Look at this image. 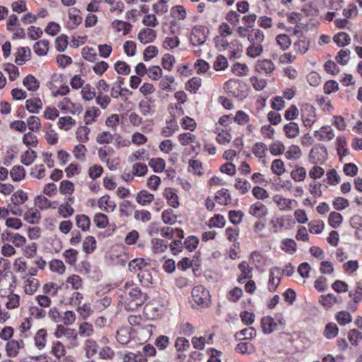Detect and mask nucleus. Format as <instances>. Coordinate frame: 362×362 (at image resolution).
Here are the masks:
<instances>
[{"instance_id":"nucleus-1","label":"nucleus","mask_w":362,"mask_h":362,"mask_svg":"<svg viewBox=\"0 0 362 362\" xmlns=\"http://www.w3.org/2000/svg\"><path fill=\"white\" fill-rule=\"evenodd\" d=\"M147 299V295L136 286L132 280H128L124 286L123 301L125 310H135L142 305Z\"/></svg>"},{"instance_id":"nucleus-2","label":"nucleus","mask_w":362,"mask_h":362,"mask_svg":"<svg viewBox=\"0 0 362 362\" xmlns=\"http://www.w3.org/2000/svg\"><path fill=\"white\" fill-rule=\"evenodd\" d=\"M247 39L250 45L247 48V55L251 58L259 57L263 52L262 45L264 39L263 32L259 29L252 30L247 35Z\"/></svg>"},{"instance_id":"nucleus-3","label":"nucleus","mask_w":362,"mask_h":362,"mask_svg":"<svg viewBox=\"0 0 362 362\" xmlns=\"http://www.w3.org/2000/svg\"><path fill=\"white\" fill-rule=\"evenodd\" d=\"M98 154L100 161L106 163L110 170H115L119 166L120 158L112 147L108 146L100 147Z\"/></svg>"},{"instance_id":"nucleus-4","label":"nucleus","mask_w":362,"mask_h":362,"mask_svg":"<svg viewBox=\"0 0 362 362\" xmlns=\"http://www.w3.org/2000/svg\"><path fill=\"white\" fill-rule=\"evenodd\" d=\"M191 298L193 306L207 308L211 303L209 291L203 286H194L191 293Z\"/></svg>"},{"instance_id":"nucleus-5","label":"nucleus","mask_w":362,"mask_h":362,"mask_svg":"<svg viewBox=\"0 0 362 362\" xmlns=\"http://www.w3.org/2000/svg\"><path fill=\"white\" fill-rule=\"evenodd\" d=\"M54 336L57 339L64 338L68 342L69 349L75 348L78 346V333L76 329L66 327L62 325L57 326L54 331Z\"/></svg>"},{"instance_id":"nucleus-6","label":"nucleus","mask_w":362,"mask_h":362,"mask_svg":"<svg viewBox=\"0 0 362 362\" xmlns=\"http://www.w3.org/2000/svg\"><path fill=\"white\" fill-rule=\"evenodd\" d=\"M209 34L208 28L202 25L194 26L189 36V40L192 48L203 46Z\"/></svg>"},{"instance_id":"nucleus-7","label":"nucleus","mask_w":362,"mask_h":362,"mask_svg":"<svg viewBox=\"0 0 362 362\" xmlns=\"http://www.w3.org/2000/svg\"><path fill=\"white\" fill-rule=\"evenodd\" d=\"M243 88L244 85L237 79H230L223 85V89L226 93L240 98L246 96L245 92L243 90Z\"/></svg>"},{"instance_id":"nucleus-8","label":"nucleus","mask_w":362,"mask_h":362,"mask_svg":"<svg viewBox=\"0 0 362 362\" xmlns=\"http://www.w3.org/2000/svg\"><path fill=\"white\" fill-rule=\"evenodd\" d=\"M309 159L314 164H322L325 162L327 159L326 147L322 145L313 146L310 151Z\"/></svg>"},{"instance_id":"nucleus-9","label":"nucleus","mask_w":362,"mask_h":362,"mask_svg":"<svg viewBox=\"0 0 362 362\" xmlns=\"http://www.w3.org/2000/svg\"><path fill=\"white\" fill-rule=\"evenodd\" d=\"M272 201L281 211H291L298 204L295 199L286 198L280 194L273 196Z\"/></svg>"},{"instance_id":"nucleus-10","label":"nucleus","mask_w":362,"mask_h":362,"mask_svg":"<svg viewBox=\"0 0 362 362\" xmlns=\"http://www.w3.org/2000/svg\"><path fill=\"white\" fill-rule=\"evenodd\" d=\"M281 279V269L279 267H274L269 269L268 279V290L270 292L276 291Z\"/></svg>"},{"instance_id":"nucleus-11","label":"nucleus","mask_w":362,"mask_h":362,"mask_svg":"<svg viewBox=\"0 0 362 362\" xmlns=\"http://www.w3.org/2000/svg\"><path fill=\"white\" fill-rule=\"evenodd\" d=\"M24 347L25 342L23 339L8 341L5 347L6 355L11 358H15L19 354L20 350Z\"/></svg>"},{"instance_id":"nucleus-12","label":"nucleus","mask_w":362,"mask_h":362,"mask_svg":"<svg viewBox=\"0 0 362 362\" xmlns=\"http://www.w3.org/2000/svg\"><path fill=\"white\" fill-rule=\"evenodd\" d=\"M248 213L251 216L260 219L266 217L268 215L269 209L263 203L260 202H256L250 205Z\"/></svg>"},{"instance_id":"nucleus-13","label":"nucleus","mask_w":362,"mask_h":362,"mask_svg":"<svg viewBox=\"0 0 362 362\" xmlns=\"http://www.w3.org/2000/svg\"><path fill=\"white\" fill-rule=\"evenodd\" d=\"M314 136L320 141L327 142L332 141L335 134L331 127L323 126L320 129L315 131Z\"/></svg>"},{"instance_id":"nucleus-14","label":"nucleus","mask_w":362,"mask_h":362,"mask_svg":"<svg viewBox=\"0 0 362 362\" xmlns=\"http://www.w3.org/2000/svg\"><path fill=\"white\" fill-rule=\"evenodd\" d=\"M302 120L306 127H310L315 121V110L312 105H305L301 109Z\"/></svg>"},{"instance_id":"nucleus-15","label":"nucleus","mask_w":362,"mask_h":362,"mask_svg":"<svg viewBox=\"0 0 362 362\" xmlns=\"http://www.w3.org/2000/svg\"><path fill=\"white\" fill-rule=\"evenodd\" d=\"M163 196L167 200V203L173 208L177 209L180 206L179 197L177 191L171 187H166L163 189Z\"/></svg>"},{"instance_id":"nucleus-16","label":"nucleus","mask_w":362,"mask_h":362,"mask_svg":"<svg viewBox=\"0 0 362 362\" xmlns=\"http://www.w3.org/2000/svg\"><path fill=\"white\" fill-rule=\"evenodd\" d=\"M35 346L39 351L43 350L47 344V332L45 329H39L33 337Z\"/></svg>"},{"instance_id":"nucleus-17","label":"nucleus","mask_w":362,"mask_h":362,"mask_svg":"<svg viewBox=\"0 0 362 362\" xmlns=\"http://www.w3.org/2000/svg\"><path fill=\"white\" fill-rule=\"evenodd\" d=\"M23 279L25 293L28 295H33L39 288V280L33 276H24Z\"/></svg>"},{"instance_id":"nucleus-18","label":"nucleus","mask_w":362,"mask_h":362,"mask_svg":"<svg viewBox=\"0 0 362 362\" xmlns=\"http://www.w3.org/2000/svg\"><path fill=\"white\" fill-rule=\"evenodd\" d=\"M156 37V32L149 28L141 29L138 34V39L144 45L153 42Z\"/></svg>"},{"instance_id":"nucleus-19","label":"nucleus","mask_w":362,"mask_h":362,"mask_svg":"<svg viewBox=\"0 0 362 362\" xmlns=\"http://www.w3.org/2000/svg\"><path fill=\"white\" fill-rule=\"evenodd\" d=\"M111 27L115 33H122L123 35L129 34L132 29L131 23L120 20L113 21Z\"/></svg>"},{"instance_id":"nucleus-20","label":"nucleus","mask_w":362,"mask_h":362,"mask_svg":"<svg viewBox=\"0 0 362 362\" xmlns=\"http://www.w3.org/2000/svg\"><path fill=\"white\" fill-rule=\"evenodd\" d=\"M2 239L11 242L16 247H23L26 243L25 238L18 233L4 232L2 234Z\"/></svg>"},{"instance_id":"nucleus-21","label":"nucleus","mask_w":362,"mask_h":362,"mask_svg":"<svg viewBox=\"0 0 362 362\" xmlns=\"http://www.w3.org/2000/svg\"><path fill=\"white\" fill-rule=\"evenodd\" d=\"M99 208L105 212H112L116 208L115 202L108 195L101 197L98 202Z\"/></svg>"},{"instance_id":"nucleus-22","label":"nucleus","mask_w":362,"mask_h":362,"mask_svg":"<svg viewBox=\"0 0 362 362\" xmlns=\"http://www.w3.org/2000/svg\"><path fill=\"white\" fill-rule=\"evenodd\" d=\"M170 16L172 18L179 21H184L187 19V11L184 6L178 4L171 7Z\"/></svg>"},{"instance_id":"nucleus-23","label":"nucleus","mask_w":362,"mask_h":362,"mask_svg":"<svg viewBox=\"0 0 362 362\" xmlns=\"http://www.w3.org/2000/svg\"><path fill=\"white\" fill-rule=\"evenodd\" d=\"M177 139L181 146H191L193 150H194L193 144L197 143V136L190 132L180 134L177 136Z\"/></svg>"},{"instance_id":"nucleus-24","label":"nucleus","mask_w":362,"mask_h":362,"mask_svg":"<svg viewBox=\"0 0 362 362\" xmlns=\"http://www.w3.org/2000/svg\"><path fill=\"white\" fill-rule=\"evenodd\" d=\"M30 55L31 51L29 47H19L16 52L15 62L18 65H23L26 61L30 59Z\"/></svg>"},{"instance_id":"nucleus-25","label":"nucleus","mask_w":362,"mask_h":362,"mask_svg":"<svg viewBox=\"0 0 362 362\" xmlns=\"http://www.w3.org/2000/svg\"><path fill=\"white\" fill-rule=\"evenodd\" d=\"M154 200V195L147 190L143 189L139 192L136 196V202L141 206H148Z\"/></svg>"},{"instance_id":"nucleus-26","label":"nucleus","mask_w":362,"mask_h":362,"mask_svg":"<svg viewBox=\"0 0 362 362\" xmlns=\"http://www.w3.org/2000/svg\"><path fill=\"white\" fill-rule=\"evenodd\" d=\"M255 69L259 73L267 74L272 73L274 70L275 66L271 60L264 59L257 62Z\"/></svg>"},{"instance_id":"nucleus-27","label":"nucleus","mask_w":362,"mask_h":362,"mask_svg":"<svg viewBox=\"0 0 362 362\" xmlns=\"http://www.w3.org/2000/svg\"><path fill=\"white\" fill-rule=\"evenodd\" d=\"M43 103L42 100L37 97L28 99L25 102L26 109L32 113H38L42 108Z\"/></svg>"},{"instance_id":"nucleus-28","label":"nucleus","mask_w":362,"mask_h":362,"mask_svg":"<svg viewBox=\"0 0 362 362\" xmlns=\"http://www.w3.org/2000/svg\"><path fill=\"white\" fill-rule=\"evenodd\" d=\"M262 328L264 333L269 334L277 329L278 325L269 316L264 317L261 321Z\"/></svg>"},{"instance_id":"nucleus-29","label":"nucleus","mask_w":362,"mask_h":362,"mask_svg":"<svg viewBox=\"0 0 362 362\" xmlns=\"http://www.w3.org/2000/svg\"><path fill=\"white\" fill-rule=\"evenodd\" d=\"M284 131L286 137L294 139L297 137L300 133L299 126L297 123L291 122L284 127Z\"/></svg>"},{"instance_id":"nucleus-30","label":"nucleus","mask_w":362,"mask_h":362,"mask_svg":"<svg viewBox=\"0 0 362 362\" xmlns=\"http://www.w3.org/2000/svg\"><path fill=\"white\" fill-rule=\"evenodd\" d=\"M78 252L76 250L69 248L63 252L62 257L68 264L74 266L78 260Z\"/></svg>"},{"instance_id":"nucleus-31","label":"nucleus","mask_w":362,"mask_h":362,"mask_svg":"<svg viewBox=\"0 0 362 362\" xmlns=\"http://www.w3.org/2000/svg\"><path fill=\"white\" fill-rule=\"evenodd\" d=\"M90 132V129L86 126H80L76 131V139L80 144H85L89 140L88 135Z\"/></svg>"},{"instance_id":"nucleus-32","label":"nucleus","mask_w":362,"mask_h":362,"mask_svg":"<svg viewBox=\"0 0 362 362\" xmlns=\"http://www.w3.org/2000/svg\"><path fill=\"white\" fill-rule=\"evenodd\" d=\"M41 214L37 209H30L24 214V219L30 223L36 224L40 222Z\"/></svg>"},{"instance_id":"nucleus-33","label":"nucleus","mask_w":362,"mask_h":362,"mask_svg":"<svg viewBox=\"0 0 362 362\" xmlns=\"http://www.w3.org/2000/svg\"><path fill=\"white\" fill-rule=\"evenodd\" d=\"M319 303L325 308H332L338 303L337 298L332 293L322 295L319 298Z\"/></svg>"},{"instance_id":"nucleus-34","label":"nucleus","mask_w":362,"mask_h":362,"mask_svg":"<svg viewBox=\"0 0 362 362\" xmlns=\"http://www.w3.org/2000/svg\"><path fill=\"white\" fill-rule=\"evenodd\" d=\"M351 225L355 229V236L358 240H362V217L354 216L350 220Z\"/></svg>"},{"instance_id":"nucleus-35","label":"nucleus","mask_w":362,"mask_h":362,"mask_svg":"<svg viewBox=\"0 0 362 362\" xmlns=\"http://www.w3.org/2000/svg\"><path fill=\"white\" fill-rule=\"evenodd\" d=\"M148 260L143 258H137L131 261L129 264V268L130 271H143L144 268L148 266Z\"/></svg>"},{"instance_id":"nucleus-36","label":"nucleus","mask_w":362,"mask_h":362,"mask_svg":"<svg viewBox=\"0 0 362 362\" xmlns=\"http://www.w3.org/2000/svg\"><path fill=\"white\" fill-rule=\"evenodd\" d=\"M100 111L95 107L88 108L84 115V121L86 124L88 125L92 124L96 120V118L100 115Z\"/></svg>"},{"instance_id":"nucleus-37","label":"nucleus","mask_w":362,"mask_h":362,"mask_svg":"<svg viewBox=\"0 0 362 362\" xmlns=\"http://www.w3.org/2000/svg\"><path fill=\"white\" fill-rule=\"evenodd\" d=\"M98 344L95 341L88 339L86 341L84 345V350L86 352V358L90 359L98 352Z\"/></svg>"},{"instance_id":"nucleus-38","label":"nucleus","mask_w":362,"mask_h":362,"mask_svg":"<svg viewBox=\"0 0 362 362\" xmlns=\"http://www.w3.org/2000/svg\"><path fill=\"white\" fill-rule=\"evenodd\" d=\"M76 124V120L70 116L62 117L58 121L59 127L66 132L70 130Z\"/></svg>"},{"instance_id":"nucleus-39","label":"nucleus","mask_w":362,"mask_h":362,"mask_svg":"<svg viewBox=\"0 0 362 362\" xmlns=\"http://www.w3.org/2000/svg\"><path fill=\"white\" fill-rule=\"evenodd\" d=\"M23 86L30 91H35L39 88L40 83L33 75L27 76L23 81Z\"/></svg>"},{"instance_id":"nucleus-40","label":"nucleus","mask_w":362,"mask_h":362,"mask_svg":"<svg viewBox=\"0 0 362 362\" xmlns=\"http://www.w3.org/2000/svg\"><path fill=\"white\" fill-rule=\"evenodd\" d=\"M301 150L297 145L290 146L288 150L285 152V157L288 160H296L301 157Z\"/></svg>"},{"instance_id":"nucleus-41","label":"nucleus","mask_w":362,"mask_h":362,"mask_svg":"<svg viewBox=\"0 0 362 362\" xmlns=\"http://www.w3.org/2000/svg\"><path fill=\"white\" fill-rule=\"evenodd\" d=\"M49 267L53 272L57 273L58 274H63L66 271V266L64 262L57 259H54L49 262Z\"/></svg>"},{"instance_id":"nucleus-42","label":"nucleus","mask_w":362,"mask_h":362,"mask_svg":"<svg viewBox=\"0 0 362 362\" xmlns=\"http://www.w3.org/2000/svg\"><path fill=\"white\" fill-rule=\"evenodd\" d=\"M31 327L32 320L28 318L24 319L23 321L21 322V325L19 326V332L21 338L26 339L30 336Z\"/></svg>"},{"instance_id":"nucleus-43","label":"nucleus","mask_w":362,"mask_h":362,"mask_svg":"<svg viewBox=\"0 0 362 362\" xmlns=\"http://www.w3.org/2000/svg\"><path fill=\"white\" fill-rule=\"evenodd\" d=\"M148 165L155 173H161L165 170V161L161 158H153L150 159Z\"/></svg>"},{"instance_id":"nucleus-44","label":"nucleus","mask_w":362,"mask_h":362,"mask_svg":"<svg viewBox=\"0 0 362 362\" xmlns=\"http://www.w3.org/2000/svg\"><path fill=\"white\" fill-rule=\"evenodd\" d=\"M76 226L83 231H87L90 228V218L84 214L76 215L75 217Z\"/></svg>"},{"instance_id":"nucleus-45","label":"nucleus","mask_w":362,"mask_h":362,"mask_svg":"<svg viewBox=\"0 0 362 362\" xmlns=\"http://www.w3.org/2000/svg\"><path fill=\"white\" fill-rule=\"evenodd\" d=\"M228 66L227 58L222 55H218L213 64V68L216 71H224Z\"/></svg>"},{"instance_id":"nucleus-46","label":"nucleus","mask_w":362,"mask_h":362,"mask_svg":"<svg viewBox=\"0 0 362 362\" xmlns=\"http://www.w3.org/2000/svg\"><path fill=\"white\" fill-rule=\"evenodd\" d=\"M170 0H158L153 4L152 9L158 15H163L168 11V3Z\"/></svg>"},{"instance_id":"nucleus-47","label":"nucleus","mask_w":362,"mask_h":362,"mask_svg":"<svg viewBox=\"0 0 362 362\" xmlns=\"http://www.w3.org/2000/svg\"><path fill=\"white\" fill-rule=\"evenodd\" d=\"M215 199L221 205H227L231 202L230 196L227 189H221L216 192Z\"/></svg>"},{"instance_id":"nucleus-48","label":"nucleus","mask_w":362,"mask_h":362,"mask_svg":"<svg viewBox=\"0 0 362 362\" xmlns=\"http://www.w3.org/2000/svg\"><path fill=\"white\" fill-rule=\"evenodd\" d=\"M333 40L339 47H344L351 43V37L344 32H340L335 35Z\"/></svg>"},{"instance_id":"nucleus-49","label":"nucleus","mask_w":362,"mask_h":362,"mask_svg":"<svg viewBox=\"0 0 362 362\" xmlns=\"http://www.w3.org/2000/svg\"><path fill=\"white\" fill-rule=\"evenodd\" d=\"M152 245V250L155 253H162L164 252L168 248L167 243L158 238H153L151 240Z\"/></svg>"},{"instance_id":"nucleus-50","label":"nucleus","mask_w":362,"mask_h":362,"mask_svg":"<svg viewBox=\"0 0 362 362\" xmlns=\"http://www.w3.org/2000/svg\"><path fill=\"white\" fill-rule=\"evenodd\" d=\"M10 175L13 181L18 182L24 179L25 171L23 167L15 165L10 171Z\"/></svg>"},{"instance_id":"nucleus-51","label":"nucleus","mask_w":362,"mask_h":362,"mask_svg":"<svg viewBox=\"0 0 362 362\" xmlns=\"http://www.w3.org/2000/svg\"><path fill=\"white\" fill-rule=\"evenodd\" d=\"M33 49L37 55H45L49 50V42L45 40H40L34 45Z\"/></svg>"},{"instance_id":"nucleus-52","label":"nucleus","mask_w":362,"mask_h":362,"mask_svg":"<svg viewBox=\"0 0 362 362\" xmlns=\"http://www.w3.org/2000/svg\"><path fill=\"white\" fill-rule=\"evenodd\" d=\"M335 319L340 326H345L352 321V316L347 311H340L336 314Z\"/></svg>"},{"instance_id":"nucleus-53","label":"nucleus","mask_w":362,"mask_h":362,"mask_svg":"<svg viewBox=\"0 0 362 362\" xmlns=\"http://www.w3.org/2000/svg\"><path fill=\"white\" fill-rule=\"evenodd\" d=\"M256 336V330L253 327L245 328L236 332L235 337L238 340L252 339Z\"/></svg>"},{"instance_id":"nucleus-54","label":"nucleus","mask_w":362,"mask_h":362,"mask_svg":"<svg viewBox=\"0 0 362 362\" xmlns=\"http://www.w3.org/2000/svg\"><path fill=\"white\" fill-rule=\"evenodd\" d=\"M291 177L296 182H302L306 177V170L302 166H297L291 172Z\"/></svg>"},{"instance_id":"nucleus-55","label":"nucleus","mask_w":362,"mask_h":362,"mask_svg":"<svg viewBox=\"0 0 362 362\" xmlns=\"http://www.w3.org/2000/svg\"><path fill=\"white\" fill-rule=\"evenodd\" d=\"M96 248V240L93 236H88L83 242V250L87 253H92Z\"/></svg>"},{"instance_id":"nucleus-56","label":"nucleus","mask_w":362,"mask_h":362,"mask_svg":"<svg viewBox=\"0 0 362 362\" xmlns=\"http://www.w3.org/2000/svg\"><path fill=\"white\" fill-rule=\"evenodd\" d=\"M66 283L67 285H71V288L75 290L82 288L83 286V280L81 277L77 274H72L69 276L66 279Z\"/></svg>"},{"instance_id":"nucleus-57","label":"nucleus","mask_w":362,"mask_h":362,"mask_svg":"<svg viewBox=\"0 0 362 362\" xmlns=\"http://www.w3.org/2000/svg\"><path fill=\"white\" fill-rule=\"evenodd\" d=\"M58 213L63 218H68L74 214V209L71 204L66 202L59 205L58 208Z\"/></svg>"},{"instance_id":"nucleus-58","label":"nucleus","mask_w":362,"mask_h":362,"mask_svg":"<svg viewBox=\"0 0 362 362\" xmlns=\"http://www.w3.org/2000/svg\"><path fill=\"white\" fill-rule=\"evenodd\" d=\"M42 292L44 295L56 296L59 291V287L57 284L48 282L42 286Z\"/></svg>"},{"instance_id":"nucleus-59","label":"nucleus","mask_w":362,"mask_h":362,"mask_svg":"<svg viewBox=\"0 0 362 362\" xmlns=\"http://www.w3.org/2000/svg\"><path fill=\"white\" fill-rule=\"evenodd\" d=\"M189 346L190 344L189 341L185 337H179L175 341V348L179 353L187 351Z\"/></svg>"},{"instance_id":"nucleus-60","label":"nucleus","mask_w":362,"mask_h":362,"mask_svg":"<svg viewBox=\"0 0 362 362\" xmlns=\"http://www.w3.org/2000/svg\"><path fill=\"white\" fill-rule=\"evenodd\" d=\"M351 52L349 49H342L337 53L335 60L341 65H346L350 59Z\"/></svg>"},{"instance_id":"nucleus-61","label":"nucleus","mask_w":362,"mask_h":362,"mask_svg":"<svg viewBox=\"0 0 362 362\" xmlns=\"http://www.w3.org/2000/svg\"><path fill=\"white\" fill-rule=\"evenodd\" d=\"M86 152H87V148L83 145V144H79L78 145H76L73 150L74 156L79 161L86 160Z\"/></svg>"},{"instance_id":"nucleus-62","label":"nucleus","mask_w":362,"mask_h":362,"mask_svg":"<svg viewBox=\"0 0 362 362\" xmlns=\"http://www.w3.org/2000/svg\"><path fill=\"white\" fill-rule=\"evenodd\" d=\"M138 278L140 282L145 286H148L153 284V276L148 269L141 271L138 274Z\"/></svg>"},{"instance_id":"nucleus-63","label":"nucleus","mask_w":362,"mask_h":362,"mask_svg":"<svg viewBox=\"0 0 362 362\" xmlns=\"http://www.w3.org/2000/svg\"><path fill=\"white\" fill-rule=\"evenodd\" d=\"M194 69L198 74H205L209 70L210 64L205 60L199 59L194 63Z\"/></svg>"},{"instance_id":"nucleus-64","label":"nucleus","mask_w":362,"mask_h":362,"mask_svg":"<svg viewBox=\"0 0 362 362\" xmlns=\"http://www.w3.org/2000/svg\"><path fill=\"white\" fill-rule=\"evenodd\" d=\"M143 355L139 351L137 354L129 353L123 358V362H146Z\"/></svg>"}]
</instances>
